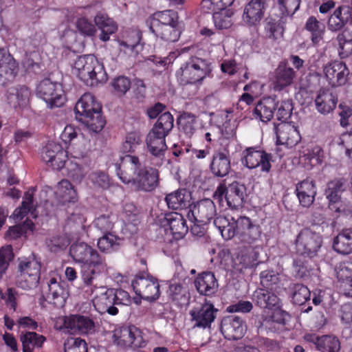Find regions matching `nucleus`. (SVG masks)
<instances>
[{
    "label": "nucleus",
    "mask_w": 352,
    "mask_h": 352,
    "mask_svg": "<svg viewBox=\"0 0 352 352\" xmlns=\"http://www.w3.org/2000/svg\"><path fill=\"white\" fill-rule=\"evenodd\" d=\"M261 248L259 246L244 247L238 254L237 260L242 268H253L259 263L258 257Z\"/></svg>",
    "instance_id": "nucleus-36"
},
{
    "label": "nucleus",
    "mask_w": 352,
    "mask_h": 352,
    "mask_svg": "<svg viewBox=\"0 0 352 352\" xmlns=\"http://www.w3.org/2000/svg\"><path fill=\"white\" fill-rule=\"evenodd\" d=\"M218 309L214 308V305L206 300L199 307L192 308L189 314L191 320L194 322V327L210 328L211 323L216 318Z\"/></svg>",
    "instance_id": "nucleus-18"
},
{
    "label": "nucleus",
    "mask_w": 352,
    "mask_h": 352,
    "mask_svg": "<svg viewBox=\"0 0 352 352\" xmlns=\"http://www.w3.org/2000/svg\"><path fill=\"white\" fill-rule=\"evenodd\" d=\"M177 13L173 10H164L155 12L147 21L151 31L160 28L161 26L178 24Z\"/></svg>",
    "instance_id": "nucleus-34"
},
{
    "label": "nucleus",
    "mask_w": 352,
    "mask_h": 352,
    "mask_svg": "<svg viewBox=\"0 0 352 352\" xmlns=\"http://www.w3.org/2000/svg\"><path fill=\"white\" fill-rule=\"evenodd\" d=\"M235 221L233 217L219 216L214 219V224L220 231L222 237L229 240L234 236Z\"/></svg>",
    "instance_id": "nucleus-45"
},
{
    "label": "nucleus",
    "mask_w": 352,
    "mask_h": 352,
    "mask_svg": "<svg viewBox=\"0 0 352 352\" xmlns=\"http://www.w3.org/2000/svg\"><path fill=\"white\" fill-rule=\"evenodd\" d=\"M303 338L307 342L313 344L320 352H340L341 349L340 340L333 335L320 336L315 333H306Z\"/></svg>",
    "instance_id": "nucleus-22"
},
{
    "label": "nucleus",
    "mask_w": 352,
    "mask_h": 352,
    "mask_svg": "<svg viewBox=\"0 0 352 352\" xmlns=\"http://www.w3.org/2000/svg\"><path fill=\"white\" fill-rule=\"evenodd\" d=\"M30 92L25 86H19L11 89L8 94V100L14 108L22 107L27 104Z\"/></svg>",
    "instance_id": "nucleus-42"
},
{
    "label": "nucleus",
    "mask_w": 352,
    "mask_h": 352,
    "mask_svg": "<svg viewBox=\"0 0 352 352\" xmlns=\"http://www.w3.org/2000/svg\"><path fill=\"white\" fill-rule=\"evenodd\" d=\"M191 192L186 188H179L166 195L165 201L173 210H181L191 206Z\"/></svg>",
    "instance_id": "nucleus-32"
},
{
    "label": "nucleus",
    "mask_w": 352,
    "mask_h": 352,
    "mask_svg": "<svg viewBox=\"0 0 352 352\" xmlns=\"http://www.w3.org/2000/svg\"><path fill=\"white\" fill-rule=\"evenodd\" d=\"M141 143V135L137 132H130L126 135L125 140L120 146L124 153H133Z\"/></svg>",
    "instance_id": "nucleus-54"
},
{
    "label": "nucleus",
    "mask_w": 352,
    "mask_h": 352,
    "mask_svg": "<svg viewBox=\"0 0 352 352\" xmlns=\"http://www.w3.org/2000/svg\"><path fill=\"white\" fill-rule=\"evenodd\" d=\"M279 293L264 289L257 288L252 294V302L263 309H276L281 307V300L278 296Z\"/></svg>",
    "instance_id": "nucleus-26"
},
{
    "label": "nucleus",
    "mask_w": 352,
    "mask_h": 352,
    "mask_svg": "<svg viewBox=\"0 0 352 352\" xmlns=\"http://www.w3.org/2000/svg\"><path fill=\"white\" fill-rule=\"evenodd\" d=\"M309 260L307 256H302L294 259L293 270L296 278H305L309 276V272L311 270Z\"/></svg>",
    "instance_id": "nucleus-50"
},
{
    "label": "nucleus",
    "mask_w": 352,
    "mask_h": 352,
    "mask_svg": "<svg viewBox=\"0 0 352 352\" xmlns=\"http://www.w3.org/2000/svg\"><path fill=\"white\" fill-rule=\"evenodd\" d=\"M151 32L167 42L177 41L181 34V31L177 28V24L161 26Z\"/></svg>",
    "instance_id": "nucleus-49"
},
{
    "label": "nucleus",
    "mask_w": 352,
    "mask_h": 352,
    "mask_svg": "<svg viewBox=\"0 0 352 352\" xmlns=\"http://www.w3.org/2000/svg\"><path fill=\"white\" fill-rule=\"evenodd\" d=\"M36 91L37 95L45 101L51 109L60 107L65 103V97L61 84L52 82L49 78L41 81Z\"/></svg>",
    "instance_id": "nucleus-13"
},
{
    "label": "nucleus",
    "mask_w": 352,
    "mask_h": 352,
    "mask_svg": "<svg viewBox=\"0 0 352 352\" xmlns=\"http://www.w3.org/2000/svg\"><path fill=\"white\" fill-rule=\"evenodd\" d=\"M212 70L211 63L208 60L191 56L177 71L176 76L180 85L196 84L210 76Z\"/></svg>",
    "instance_id": "nucleus-6"
},
{
    "label": "nucleus",
    "mask_w": 352,
    "mask_h": 352,
    "mask_svg": "<svg viewBox=\"0 0 352 352\" xmlns=\"http://www.w3.org/2000/svg\"><path fill=\"white\" fill-rule=\"evenodd\" d=\"M92 182L100 188L106 189L110 185L109 176L104 172H95L91 175Z\"/></svg>",
    "instance_id": "nucleus-64"
},
{
    "label": "nucleus",
    "mask_w": 352,
    "mask_h": 352,
    "mask_svg": "<svg viewBox=\"0 0 352 352\" xmlns=\"http://www.w3.org/2000/svg\"><path fill=\"white\" fill-rule=\"evenodd\" d=\"M276 107V101L275 98H263L256 104L254 109L253 114L254 118L264 122L270 121L273 118Z\"/></svg>",
    "instance_id": "nucleus-33"
},
{
    "label": "nucleus",
    "mask_w": 352,
    "mask_h": 352,
    "mask_svg": "<svg viewBox=\"0 0 352 352\" xmlns=\"http://www.w3.org/2000/svg\"><path fill=\"white\" fill-rule=\"evenodd\" d=\"M262 288L280 293L285 289L280 274L273 270L262 271L259 276Z\"/></svg>",
    "instance_id": "nucleus-37"
},
{
    "label": "nucleus",
    "mask_w": 352,
    "mask_h": 352,
    "mask_svg": "<svg viewBox=\"0 0 352 352\" xmlns=\"http://www.w3.org/2000/svg\"><path fill=\"white\" fill-rule=\"evenodd\" d=\"M113 93L118 96H123L130 89L131 82L125 76H119L112 79L110 83Z\"/></svg>",
    "instance_id": "nucleus-52"
},
{
    "label": "nucleus",
    "mask_w": 352,
    "mask_h": 352,
    "mask_svg": "<svg viewBox=\"0 0 352 352\" xmlns=\"http://www.w3.org/2000/svg\"><path fill=\"white\" fill-rule=\"evenodd\" d=\"M41 263L38 258L32 256L19 261L18 271L20 272L17 283L24 289H30L38 285L41 276Z\"/></svg>",
    "instance_id": "nucleus-8"
},
{
    "label": "nucleus",
    "mask_w": 352,
    "mask_h": 352,
    "mask_svg": "<svg viewBox=\"0 0 352 352\" xmlns=\"http://www.w3.org/2000/svg\"><path fill=\"white\" fill-rule=\"evenodd\" d=\"M23 348L34 349L35 346L41 347L45 338L42 335H38L35 332L27 331L22 333L20 337Z\"/></svg>",
    "instance_id": "nucleus-51"
},
{
    "label": "nucleus",
    "mask_w": 352,
    "mask_h": 352,
    "mask_svg": "<svg viewBox=\"0 0 352 352\" xmlns=\"http://www.w3.org/2000/svg\"><path fill=\"white\" fill-rule=\"evenodd\" d=\"M76 26L78 32L87 36H92L96 32V26L86 18H80L76 21Z\"/></svg>",
    "instance_id": "nucleus-62"
},
{
    "label": "nucleus",
    "mask_w": 352,
    "mask_h": 352,
    "mask_svg": "<svg viewBox=\"0 0 352 352\" xmlns=\"http://www.w3.org/2000/svg\"><path fill=\"white\" fill-rule=\"evenodd\" d=\"M123 239L113 234L111 232L104 233L98 240L99 250L104 254H111L118 251L122 244Z\"/></svg>",
    "instance_id": "nucleus-40"
},
{
    "label": "nucleus",
    "mask_w": 352,
    "mask_h": 352,
    "mask_svg": "<svg viewBox=\"0 0 352 352\" xmlns=\"http://www.w3.org/2000/svg\"><path fill=\"white\" fill-rule=\"evenodd\" d=\"M85 292L94 295L92 300L93 305L97 311L100 314L107 313L111 316H116L118 314V307L115 305L114 289H107L105 287H96L92 285L85 287Z\"/></svg>",
    "instance_id": "nucleus-10"
},
{
    "label": "nucleus",
    "mask_w": 352,
    "mask_h": 352,
    "mask_svg": "<svg viewBox=\"0 0 352 352\" xmlns=\"http://www.w3.org/2000/svg\"><path fill=\"white\" fill-rule=\"evenodd\" d=\"M337 102V96L329 90H320L315 100L316 109L324 115L333 111Z\"/></svg>",
    "instance_id": "nucleus-38"
},
{
    "label": "nucleus",
    "mask_w": 352,
    "mask_h": 352,
    "mask_svg": "<svg viewBox=\"0 0 352 352\" xmlns=\"http://www.w3.org/2000/svg\"><path fill=\"white\" fill-rule=\"evenodd\" d=\"M112 339L114 343L122 347L142 348L145 346L141 331L135 326H124L116 329Z\"/></svg>",
    "instance_id": "nucleus-15"
},
{
    "label": "nucleus",
    "mask_w": 352,
    "mask_h": 352,
    "mask_svg": "<svg viewBox=\"0 0 352 352\" xmlns=\"http://www.w3.org/2000/svg\"><path fill=\"white\" fill-rule=\"evenodd\" d=\"M65 352H87L86 342L80 338H69L64 343Z\"/></svg>",
    "instance_id": "nucleus-57"
},
{
    "label": "nucleus",
    "mask_w": 352,
    "mask_h": 352,
    "mask_svg": "<svg viewBox=\"0 0 352 352\" xmlns=\"http://www.w3.org/2000/svg\"><path fill=\"white\" fill-rule=\"evenodd\" d=\"M74 111L76 119L93 132H100L106 124L102 116L101 104L89 93L80 97L76 104Z\"/></svg>",
    "instance_id": "nucleus-4"
},
{
    "label": "nucleus",
    "mask_w": 352,
    "mask_h": 352,
    "mask_svg": "<svg viewBox=\"0 0 352 352\" xmlns=\"http://www.w3.org/2000/svg\"><path fill=\"white\" fill-rule=\"evenodd\" d=\"M69 254L78 263H82L81 278L85 287L92 285L96 278L104 272L105 258L87 243L78 242L71 245Z\"/></svg>",
    "instance_id": "nucleus-2"
},
{
    "label": "nucleus",
    "mask_w": 352,
    "mask_h": 352,
    "mask_svg": "<svg viewBox=\"0 0 352 352\" xmlns=\"http://www.w3.org/2000/svg\"><path fill=\"white\" fill-rule=\"evenodd\" d=\"M120 163L116 164L117 175L126 184H131L138 192H151L160 186L159 170L142 164L139 157L126 155L120 157Z\"/></svg>",
    "instance_id": "nucleus-1"
},
{
    "label": "nucleus",
    "mask_w": 352,
    "mask_h": 352,
    "mask_svg": "<svg viewBox=\"0 0 352 352\" xmlns=\"http://www.w3.org/2000/svg\"><path fill=\"white\" fill-rule=\"evenodd\" d=\"M216 215V206L210 199L199 201L188 210L187 217L191 221L207 225Z\"/></svg>",
    "instance_id": "nucleus-17"
},
{
    "label": "nucleus",
    "mask_w": 352,
    "mask_h": 352,
    "mask_svg": "<svg viewBox=\"0 0 352 352\" xmlns=\"http://www.w3.org/2000/svg\"><path fill=\"white\" fill-rule=\"evenodd\" d=\"M276 143L292 147L300 140V135L298 130L289 123H281L275 126Z\"/></svg>",
    "instance_id": "nucleus-29"
},
{
    "label": "nucleus",
    "mask_w": 352,
    "mask_h": 352,
    "mask_svg": "<svg viewBox=\"0 0 352 352\" xmlns=\"http://www.w3.org/2000/svg\"><path fill=\"white\" fill-rule=\"evenodd\" d=\"M333 249L341 254L352 252V230H344L334 239Z\"/></svg>",
    "instance_id": "nucleus-44"
},
{
    "label": "nucleus",
    "mask_w": 352,
    "mask_h": 352,
    "mask_svg": "<svg viewBox=\"0 0 352 352\" xmlns=\"http://www.w3.org/2000/svg\"><path fill=\"white\" fill-rule=\"evenodd\" d=\"M56 195L59 203L65 205L66 203H74L77 200V192L74 186L67 179H63L58 182Z\"/></svg>",
    "instance_id": "nucleus-41"
},
{
    "label": "nucleus",
    "mask_w": 352,
    "mask_h": 352,
    "mask_svg": "<svg viewBox=\"0 0 352 352\" xmlns=\"http://www.w3.org/2000/svg\"><path fill=\"white\" fill-rule=\"evenodd\" d=\"M95 226L103 233L111 232L113 228V220L110 213L99 216L95 219Z\"/></svg>",
    "instance_id": "nucleus-61"
},
{
    "label": "nucleus",
    "mask_w": 352,
    "mask_h": 352,
    "mask_svg": "<svg viewBox=\"0 0 352 352\" xmlns=\"http://www.w3.org/2000/svg\"><path fill=\"white\" fill-rule=\"evenodd\" d=\"M12 57L8 51L1 47L0 48V76H3V72L6 74H10V76H14L12 67L14 65V63H11Z\"/></svg>",
    "instance_id": "nucleus-60"
},
{
    "label": "nucleus",
    "mask_w": 352,
    "mask_h": 352,
    "mask_svg": "<svg viewBox=\"0 0 352 352\" xmlns=\"http://www.w3.org/2000/svg\"><path fill=\"white\" fill-rule=\"evenodd\" d=\"M322 244V238L319 233L310 228L302 229L295 240V250L298 256L311 259L318 255Z\"/></svg>",
    "instance_id": "nucleus-9"
},
{
    "label": "nucleus",
    "mask_w": 352,
    "mask_h": 352,
    "mask_svg": "<svg viewBox=\"0 0 352 352\" xmlns=\"http://www.w3.org/2000/svg\"><path fill=\"white\" fill-rule=\"evenodd\" d=\"M323 72L329 84L333 87L345 85L349 74L346 64L338 60L327 63Z\"/></svg>",
    "instance_id": "nucleus-21"
},
{
    "label": "nucleus",
    "mask_w": 352,
    "mask_h": 352,
    "mask_svg": "<svg viewBox=\"0 0 352 352\" xmlns=\"http://www.w3.org/2000/svg\"><path fill=\"white\" fill-rule=\"evenodd\" d=\"M12 247L10 245L0 248V280L6 274L10 263L14 259Z\"/></svg>",
    "instance_id": "nucleus-55"
},
{
    "label": "nucleus",
    "mask_w": 352,
    "mask_h": 352,
    "mask_svg": "<svg viewBox=\"0 0 352 352\" xmlns=\"http://www.w3.org/2000/svg\"><path fill=\"white\" fill-rule=\"evenodd\" d=\"M167 294L168 298L178 306L188 304L190 298L188 289L180 283L170 284Z\"/></svg>",
    "instance_id": "nucleus-46"
},
{
    "label": "nucleus",
    "mask_w": 352,
    "mask_h": 352,
    "mask_svg": "<svg viewBox=\"0 0 352 352\" xmlns=\"http://www.w3.org/2000/svg\"><path fill=\"white\" fill-rule=\"evenodd\" d=\"M74 73L87 85L94 87L107 80L104 65L92 54L78 56L74 63Z\"/></svg>",
    "instance_id": "nucleus-5"
},
{
    "label": "nucleus",
    "mask_w": 352,
    "mask_h": 352,
    "mask_svg": "<svg viewBox=\"0 0 352 352\" xmlns=\"http://www.w3.org/2000/svg\"><path fill=\"white\" fill-rule=\"evenodd\" d=\"M293 109L292 100L287 99L282 100L280 102H276V116L277 119L282 121V123H287L286 122L292 116Z\"/></svg>",
    "instance_id": "nucleus-53"
},
{
    "label": "nucleus",
    "mask_w": 352,
    "mask_h": 352,
    "mask_svg": "<svg viewBox=\"0 0 352 352\" xmlns=\"http://www.w3.org/2000/svg\"><path fill=\"white\" fill-rule=\"evenodd\" d=\"M41 157L43 161L46 163H51L57 169L63 168L66 164L65 160L66 157L65 151L60 144L54 142H50L42 148Z\"/></svg>",
    "instance_id": "nucleus-23"
},
{
    "label": "nucleus",
    "mask_w": 352,
    "mask_h": 352,
    "mask_svg": "<svg viewBox=\"0 0 352 352\" xmlns=\"http://www.w3.org/2000/svg\"><path fill=\"white\" fill-rule=\"evenodd\" d=\"M346 188V181L343 178H336L327 184L324 195L328 200V208L335 214L336 217L348 214L349 210L342 200V194Z\"/></svg>",
    "instance_id": "nucleus-12"
},
{
    "label": "nucleus",
    "mask_w": 352,
    "mask_h": 352,
    "mask_svg": "<svg viewBox=\"0 0 352 352\" xmlns=\"http://www.w3.org/2000/svg\"><path fill=\"white\" fill-rule=\"evenodd\" d=\"M46 245L51 252H58L67 248L69 245V241L64 236L56 235L47 239Z\"/></svg>",
    "instance_id": "nucleus-59"
},
{
    "label": "nucleus",
    "mask_w": 352,
    "mask_h": 352,
    "mask_svg": "<svg viewBox=\"0 0 352 352\" xmlns=\"http://www.w3.org/2000/svg\"><path fill=\"white\" fill-rule=\"evenodd\" d=\"M305 28L311 34V41L314 44H318L323 38L325 31L324 24L318 21L316 17L311 16L307 21Z\"/></svg>",
    "instance_id": "nucleus-48"
},
{
    "label": "nucleus",
    "mask_w": 352,
    "mask_h": 352,
    "mask_svg": "<svg viewBox=\"0 0 352 352\" xmlns=\"http://www.w3.org/2000/svg\"><path fill=\"white\" fill-rule=\"evenodd\" d=\"M296 192L300 204L305 208L311 206L317 193L316 183L307 178L296 184Z\"/></svg>",
    "instance_id": "nucleus-30"
},
{
    "label": "nucleus",
    "mask_w": 352,
    "mask_h": 352,
    "mask_svg": "<svg viewBox=\"0 0 352 352\" xmlns=\"http://www.w3.org/2000/svg\"><path fill=\"white\" fill-rule=\"evenodd\" d=\"M161 225L164 227L168 226L173 237L178 240L182 239L188 231L186 221L182 214L178 212H170L165 214L161 220Z\"/></svg>",
    "instance_id": "nucleus-28"
},
{
    "label": "nucleus",
    "mask_w": 352,
    "mask_h": 352,
    "mask_svg": "<svg viewBox=\"0 0 352 352\" xmlns=\"http://www.w3.org/2000/svg\"><path fill=\"white\" fill-rule=\"evenodd\" d=\"M246 186L237 181H234L228 185L226 180H222L214 192V199L222 201L224 197L230 208H238L241 207L247 196Z\"/></svg>",
    "instance_id": "nucleus-7"
},
{
    "label": "nucleus",
    "mask_w": 352,
    "mask_h": 352,
    "mask_svg": "<svg viewBox=\"0 0 352 352\" xmlns=\"http://www.w3.org/2000/svg\"><path fill=\"white\" fill-rule=\"evenodd\" d=\"M64 328L70 334H87L94 329V322L88 317L72 315L63 318Z\"/></svg>",
    "instance_id": "nucleus-27"
},
{
    "label": "nucleus",
    "mask_w": 352,
    "mask_h": 352,
    "mask_svg": "<svg viewBox=\"0 0 352 352\" xmlns=\"http://www.w3.org/2000/svg\"><path fill=\"white\" fill-rule=\"evenodd\" d=\"M173 115L168 111H165L159 116L146 135V144L148 151L153 157L160 161L156 165L161 164L164 158L167 149L165 138L173 129Z\"/></svg>",
    "instance_id": "nucleus-3"
},
{
    "label": "nucleus",
    "mask_w": 352,
    "mask_h": 352,
    "mask_svg": "<svg viewBox=\"0 0 352 352\" xmlns=\"http://www.w3.org/2000/svg\"><path fill=\"white\" fill-rule=\"evenodd\" d=\"M94 22L101 31L98 36L102 41H109L110 35L114 34L118 30L116 22L105 13L98 12L94 17Z\"/></svg>",
    "instance_id": "nucleus-35"
},
{
    "label": "nucleus",
    "mask_w": 352,
    "mask_h": 352,
    "mask_svg": "<svg viewBox=\"0 0 352 352\" xmlns=\"http://www.w3.org/2000/svg\"><path fill=\"white\" fill-rule=\"evenodd\" d=\"M261 234L260 226L253 222L249 217L241 216L236 219L234 236H238L241 242L254 243L260 239Z\"/></svg>",
    "instance_id": "nucleus-16"
},
{
    "label": "nucleus",
    "mask_w": 352,
    "mask_h": 352,
    "mask_svg": "<svg viewBox=\"0 0 352 352\" xmlns=\"http://www.w3.org/2000/svg\"><path fill=\"white\" fill-rule=\"evenodd\" d=\"M179 129L190 138L195 131L196 116L188 112H184L177 118Z\"/></svg>",
    "instance_id": "nucleus-47"
},
{
    "label": "nucleus",
    "mask_w": 352,
    "mask_h": 352,
    "mask_svg": "<svg viewBox=\"0 0 352 352\" xmlns=\"http://www.w3.org/2000/svg\"><path fill=\"white\" fill-rule=\"evenodd\" d=\"M213 20L215 27L219 30L228 29L232 25L231 15H228L227 12H214Z\"/></svg>",
    "instance_id": "nucleus-63"
},
{
    "label": "nucleus",
    "mask_w": 352,
    "mask_h": 352,
    "mask_svg": "<svg viewBox=\"0 0 352 352\" xmlns=\"http://www.w3.org/2000/svg\"><path fill=\"white\" fill-rule=\"evenodd\" d=\"M272 155L256 146L246 148L242 152L241 162L249 169L261 168V170L268 173L272 168Z\"/></svg>",
    "instance_id": "nucleus-14"
},
{
    "label": "nucleus",
    "mask_w": 352,
    "mask_h": 352,
    "mask_svg": "<svg viewBox=\"0 0 352 352\" xmlns=\"http://www.w3.org/2000/svg\"><path fill=\"white\" fill-rule=\"evenodd\" d=\"M209 169L214 177H224L232 170L230 151L226 148L214 151Z\"/></svg>",
    "instance_id": "nucleus-20"
},
{
    "label": "nucleus",
    "mask_w": 352,
    "mask_h": 352,
    "mask_svg": "<svg viewBox=\"0 0 352 352\" xmlns=\"http://www.w3.org/2000/svg\"><path fill=\"white\" fill-rule=\"evenodd\" d=\"M288 289L292 301L295 305H302L310 299L311 292L308 287L302 283H292L289 284Z\"/></svg>",
    "instance_id": "nucleus-43"
},
{
    "label": "nucleus",
    "mask_w": 352,
    "mask_h": 352,
    "mask_svg": "<svg viewBox=\"0 0 352 352\" xmlns=\"http://www.w3.org/2000/svg\"><path fill=\"white\" fill-rule=\"evenodd\" d=\"M194 284L199 294L208 296L214 294L219 287L218 281L211 272L199 274Z\"/></svg>",
    "instance_id": "nucleus-31"
},
{
    "label": "nucleus",
    "mask_w": 352,
    "mask_h": 352,
    "mask_svg": "<svg viewBox=\"0 0 352 352\" xmlns=\"http://www.w3.org/2000/svg\"><path fill=\"white\" fill-rule=\"evenodd\" d=\"M296 72L285 63H280L275 70V89L281 90L290 85L295 78Z\"/></svg>",
    "instance_id": "nucleus-39"
},
{
    "label": "nucleus",
    "mask_w": 352,
    "mask_h": 352,
    "mask_svg": "<svg viewBox=\"0 0 352 352\" xmlns=\"http://www.w3.org/2000/svg\"><path fill=\"white\" fill-rule=\"evenodd\" d=\"M264 28L266 36L274 40L277 39L278 36H282L283 32V27L271 17H267L264 21Z\"/></svg>",
    "instance_id": "nucleus-56"
},
{
    "label": "nucleus",
    "mask_w": 352,
    "mask_h": 352,
    "mask_svg": "<svg viewBox=\"0 0 352 352\" xmlns=\"http://www.w3.org/2000/svg\"><path fill=\"white\" fill-rule=\"evenodd\" d=\"M220 330L225 338L235 340L243 336L246 330V325L241 317L230 315L223 318L221 322Z\"/></svg>",
    "instance_id": "nucleus-19"
},
{
    "label": "nucleus",
    "mask_w": 352,
    "mask_h": 352,
    "mask_svg": "<svg viewBox=\"0 0 352 352\" xmlns=\"http://www.w3.org/2000/svg\"><path fill=\"white\" fill-rule=\"evenodd\" d=\"M131 285L135 293L148 302L155 301L160 296L157 278L146 272L136 274Z\"/></svg>",
    "instance_id": "nucleus-11"
},
{
    "label": "nucleus",
    "mask_w": 352,
    "mask_h": 352,
    "mask_svg": "<svg viewBox=\"0 0 352 352\" xmlns=\"http://www.w3.org/2000/svg\"><path fill=\"white\" fill-rule=\"evenodd\" d=\"M65 289L56 278L50 280L45 287H43L40 303L43 305V302L53 304L55 306H61L65 299Z\"/></svg>",
    "instance_id": "nucleus-25"
},
{
    "label": "nucleus",
    "mask_w": 352,
    "mask_h": 352,
    "mask_svg": "<svg viewBox=\"0 0 352 352\" xmlns=\"http://www.w3.org/2000/svg\"><path fill=\"white\" fill-rule=\"evenodd\" d=\"M267 0H251L245 7L243 21L248 27L256 28L264 16Z\"/></svg>",
    "instance_id": "nucleus-24"
},
{
    "label": "nucleus",
    "mask_w": 352,
    "mask_h": 352,
    "mask_svg": "<svg viewBox=\"0 0 352 352\" xmlns=\"http://www.w3.org/2000/svg\"><path fill=\"white\" fill-rule=\"evenodd\" d=\"M300 0H278V5L281 12V18L292 16L299 8Z\"/></svg>",
    "instance_id": "nucleus-58"
}]
</instances>
